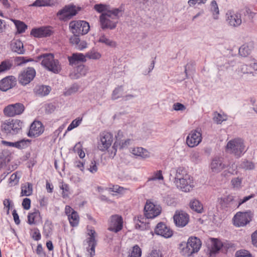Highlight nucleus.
Segmentation results:
<instances>
[{"label": "nucleus", "instance_id": "nucleus-1", "mask_svg": "<svg viewBox=\"0 0 257 257\" xmlns=\"http://www.w3.org/2000/svg\"><path fill=\"white\" fill-rule=\"evenodd\" d=\"M174 183L178 189L184 192H190L195 186L193 177L183 167L176 169Z\"/></svg>", "mask_w": 257, "mask_h": 257}, {"label": "nucleus", "instance_id": "nucleus-2", "mask_svg": "<svg viewBox=\"0 0 257 257\" xmlns=\"http://www.w3.org/2000/svg\"><path fill=\"white\" fill-rule=\"evenodd\" d=\"M122 15V10L119 8H113L111 11L101 14L99 16L101 28L103 30L115 29L118 23V20Z\"/></svg>", "mask_w": 257, "mask_h": 257}, {"label": "nucleus", "instance_id": "nucleus-3", "mask_svg": "<svg viewBox=\"0 0 257 257\" xmlns=\"http://www.w3.org/2000/svg\"><path fill=\"white\" fill-rule=\"evenodd\" d=\"M38 59L41 60L42 65L50 71L58 73L61 70V65L57 59H54L53 54L46 53L38 57Z\"/></svg>", "mask_w": 257, "mask_h": 257}, {"label": "nucleus", "instance_id": "nucleus-4", "mask_svg": "<svg viewBox=\"0 0 257 257\" xmlns=\"http://www.w3.org/2000/svg\"><path fill=\"white\" fill-rule=\"evenodd\" d=\"M243 141L240 138H235L229 141L225 148L226 153L233 155L237 158L241 157L245 150Z\"/></svg>", "mask_w": 257, "mask_h": 257}, {"label": "nucleus", "instance_id": "nucleus-5", "mask_svg": "<svg viewBox=\"0 0 257 257\" xmlns=\"http://www.w3.org/2000/svg\"><path fill=\"white\" fill-rule=\"evenodd\" d=\"M22 124V121L19 119H7L2 121L1 130L7 135L14 136L20 132Z\"/></svg>", "mask_w": 257, "mask_h": 257}, {"label": "nucleus", "instance_id": "nucleus-6", "mask_svg": "<svg viewBox=\"0 0 257 257\" xmlns=\"http://www.w3.org/2000/svg\"><path fill=\"white\" fill-rule=\"evenodd\" d=\"M201 246L200 240L196 237H190L187 243L180 244V249L184 255L189 256L199 251Z\"/></svg>", "mask_w": 257, "mask_h": 257}, {"label": "nucleus", "instance_id": "nucleus-7", "mask_svg": "<svg viewBox=\"0 0 257 257\" xmlns=\"http://www.w3.org/2000/svg\"><path fill=\"white\" fill-rule=\"evenodd\" d=\"M80 8H77L73 5H68L60 10L56 15L60 21L65 22L70 20L73 16H75L78 12L80 10Z\"/></svg>", "mask_w": 257, "mask_h": 257}, {"label": "nucleus", "instance_id": "nucleus-8", "mask_svg": "<svg viewBox=\"0 0 257 257\" xmlns=\"http://www.w3.org/2000/svg\"><path fill=\"white\" fill-rule=\"evenodd\" d=\"M70 31L73 34L85 35L89 30V25L88 23L84 21H73L69 25Z\"/></svg>", "mask_w": 257, "mask_h": 257}, {"label": "nucleus", "instance_id": "nucleus-9", "mask_svg": "<svg viewBox=\"0 0 257 257\" xmlns=\"http://www.w3.org/2000/svg\"><path fill=\"white\" fill-rule=\"evenodd\" d=\"M227 167V165L223 162V158L217 156L211 159L209 166L210 172L213 174L221 172Z\"/></svg>", "mask_w": 257, "mask_h": 257}, {"label": "nucleus", "instance_id": "nucleus-10", "mask_svg": "<svg viewBox=\"0 0 257 257\" xmlns=\"http://www.w3.org/2000/svg\"><path fill=\"white\" fill-rule=\"evenodd\" d=\"M202 131L200 128H197L190 132L186 139V144L193 148L198 146L202 141Z\"/></svg>", "mask_w": 257, "mask_h": 257}, {"label": "nucleus", "instance_id": "nucleus-11", "mask_svg": "<svg viewBox=\"0 0 257 257\" xmlns=\"http://www.w3.org/2000/svg\"><path fill=\"white\" fill-rule=\"evenodd\" d=\"M25 107L21 103L10 104L4 109V114L8 117H13L22 114L24 111Z\"/></svg>", "mask_w": 257, "mask_h": 257}, {"label": "nucleus", "instance_id": "nucleus-12", "mask_svg": "<svg viewBox=\"0 0 257 257\" xmlns=\"http://www.w3.org/2000/svg\"><path fill=\"white\" fill-rule=\"evenodd\" d=\"M112 142L113 135L110 133L103 132L100 135V142L98 144V148L101 151H105L111 145Z\"/></svg>", "mask_w": 257, "mask_h": 257}, {"label": "nucleus", "instance_id": "nucleus-13", "mask_svg": "<svg viewBox=\"0 0 257 257\" xmlns=\"http://www.w3.org/2000/svg\"><path fill=\"white\" fill-rule=\"evenodd\" d=\"M122 226L123 220L121 216L115 214L110 217L108 228L109 231L117 233L122 229Z\"/></svg>", "mask_w": 257, "mask_h": 257}, {"label": "nucleus", "instance_id": "nucleus-14", "mask_svg": "<svg viewBox=\"0 0 257 257\" xmlns=\"http://www.w3.org/2000/svg\"><path fill=\"white\" fill-rule=\"evenodd\" d=\"M144 211L145 215L147 218H154L160 214L161 209L159 206L147 201L144 207Z\"/></svg>", "mask_w": 257, "mask_h": 257}, {"label": "nucleus", "instance_id": "nucleus-15", "mask_svg": "<svg viewBox=\"0 0 257 257\" xmlns=\"http://www.w3.org/2000/svg\"><path fill=\"white\" fill-rule=\"evenodd\" d=\"M36 71L31 67L28 68L24 70L19 76V82L23 85H26L29 83L35 77Z\"/></svg>", "mask_w": 257, "mask_h": 257}, {"label": "nucleus", "instance_id": "nucleus-16", "mask_svg": "<svg viewBox=\"0 0 257 257\" xmlns=\"http://www.w3.org/2000/svg\"><path fill=\"white\" fill-rule=\"evenodd\" d=\"M226 16L227 24L231 27H237L242 23L241 14L239 12L235 13L231 11H228Z\"/></svg>", "mask_w": 257, "mask_h": 257}, {"label": "nucleus", "instance_id": "nucleus-17", "mask_svg": "<svg viewBox=\"0 0 257 257\" xmlns=\"http://www.w3.org/2000/svg\"><path fill=\"white\" fill-rule=\"evenodd\" d=\"M250 220L249 213L246 212L237 213L233 219L234 225L237 227L245 226Z\"/></svg>", "mask_w": 257, "mask_h": 257}, {"label": "nucleus", "instance_id": "nucleus-18", "mask_svg": "<svg viewBox=\"0 0 257 257\" xmlns=\"http://www.w3.org/2000/svg\"><path fill=\"white\" fill-rule=\"evenodd\" d=\"M173 218L176 225L182 227L186 226L188 223L189 216L186 212L180 211L176 212Z\"/></svg>", "mask_w": 257, "mask_h": 257}, {"label": "nucleus", "instance_id": "nucleus-19", "mask_svg": "<svg viewBox=\"0 0 257 257\" xmlns=\"http://www.w3.org/2000/svg\"><path fill=\"white\" fill-rule=\"evenodd\" d=\"M88 235L89 236L86 239L88 244L87 251L90 252V257H93L95 254V247L97 244V241L95 239L97 234L93 229L88 230Z\"/></svg>", "mask_w": 257, "mask_h": 257}, {"label": "nucleus", "instance_id": "nucleus-20", "mask_svg": "<svg viewBox=\"0 0 257 257\" xmlns=\"http://www.w3.org/2000/svg\"><path fill=\"white\" fill-rule=\"evenodd\" d=\"M44 131V127L41 122L34 121L31 125L28 136L30 137H38Z\"/></svg>", "mask_w": 257, "mask_h": 257}, {"label": "nucleus", "instance_id": "nucleus-21", "mask_svg": "<svg viewBox=\"0 0 257 257\" xmlns=\"http://www.w3.org/2000/svg\"><path fill=\"white\" fill-rule=\"evenodd\" d=\"M53 32L49 27H42L33 29L31 35L37 38H44L50 36Z\"/></svg>", "mask_w": 257, "mask_h": 257}, {"label": "nucleus", "instance_id": "nucleus-22", "mask_svg": "<svg viewBox=\"0 0 257 257\" xmlns=\"http://www.w3.org/2000/svg\"><path fill=\"white\" fill-rule=\"evenodd\" d=\"M16 84V79L13 76H9L0 81V89L3 91L13 88Z\"/></svg>", "mask_w": 257, "mask_h": 257}, {"label": "nucleus", "instance_id": "nucleus-23", "mask_svg": "<svg viewBox=\"0 0 257 257\" xmlns=\"http://www.w3.org/2000/svg\"><path fill=\"white\" fill-rule=\"evenodd\" d=\"M155 232L165 238H168L172 235V231L165 223L162 222L159 223L155 229Z\"/></svg>", "mask_w": 257, "mask_h": 257}, {"label": "nucleus", "instance_id": "nucleus-24", "mask_svg": "<svg viewBox=\"0 0 257 257\" xmlns=\"http://www.w3.org/2000/svg\"><path fill=\"white\" fill-rule=\"evenodd\" d=\"M79 36L77 34H73L69 38V43L75 48L82 50L87 47V43L85 41H81Z\"/></svg>", "mask_w": 257, "mask_h": 257}, {"label": "nucleus", "instance_id": "nucleus-25", "mask_svg": "<svg viewBox=\"0 0 257 257\" xmlns=\"http://www.w3.org/2000/svg\"><path fill=\"white\" fill-rule=\"evenodd\" d=\"M11 48L13 52L18 54H24L25 50L22 42L19 40H14L11 42Z\"/></svg>", "mask_w": 257, "mask_h": 257}, {"label": "nucleus", "instance_id": "nucleus-26", "mask_svg": "<svg viewBox=\"0 0 257 257\" xmlns=\"http://www.w3.org/2000/svg\"><path fill=\"white\" fill-rule=\"evenodd\" d=\"M131 141V140L130 139H127L119 143H118L117 141H115L112 146L110 155L112 157H114L116 155L117 149L118 148L119 149H123V148H126L130 145Z\"/></svg>", "mask_w": 257, "mask_h": 257}, {"label": "nucleus", "instance_id": "nucleus-27", "mask_svg": "<svg viewBox=\"0 0 257 257\" xmlns=\"http://www.w3.org/2000/svg\"><path fill=\"white\" fill-rule=\"evenodd\" d=\"M253 48V43L251 42L244 44L239 48V54L243 57H246L251 53Z\"/></svg>", "mask_w": 257, "mask_h": 257}, {"label": "nucleus", "instance_id": "nucleus-28", "mask_svg": "<svg viewBox=\"0 0 257 257\" xmlns=\"http://www.w3.org/2000/svg\"><path fill=\"white\" fill-rule=\"evenodd\" d=\"M69 63L73 65L79 62H84L86 61V56L82 53H74L71 56L68 57Z\"/></svg>", "mask_w": 257, "mask_h": 257}, {"label": "nucleus", "instance_id": "nucleus-29", "mask_svg": "<svg viewBox=\"0 0 257 257\" xmlns=\"http://www.w3.org/2000/svg\"><path fill=\"white\" fill-rule=\"evenodd\" d=\"M51 87L49 86H37L34 89V92L36 95L40 96H45L49 94L51 91Z\"/></svg>", "mask_w": 257, "mask_h": 257}, {"label": "nucleus", "instance_id": "nucleus-30", "mask_svg": "<svg viewBox=\"0 0 257 257\" xmlns=\"http://www.w3.org/2000/svg\"><path fill=\"white\" fill-rule=\"evenodd\" d=\"M132 153L135 156L143 159L148 158L150 157V153L148 151L142 147H137L133 149Z\"/></svg>", "mask_w": 257, "mask_h": 257}, {"label": "nucleus", "instance_id": "nucleus-31", "mask_svg": "<svg viewBox=\"0 0 257 257\" xmlns=\"http://www.w3.org/2000/svg\"><path fill=\"white\" fill-rule=\"evenodd\" d=\"M190 208L198 213L203 212V207L202 203L196 199H192L189 203Z\"/></svg>", "mask_w": 257, "mask_h": 257}, {"label": "nucleus", "instance_id": "nucleus-32", "mask_svg": "<svg viewBox=\"0 0 257 257\" xmlns=\"http://www.w3.org/2000/svg\"><path fill=\"white\" fill-rule=\"evenodd\" d=\"M33 192V186L31 183H26L22 185L21 196H28L31 195Z\"/></svg>", "mask_w": 257, "mask_h": 257}, {"label": "nucleus", "instance_id": "nucleus-33", "mask_svg": "<svg viewBox=\"0 0 257 257\" xmlns=\"http://www.w3.org/2000/svg\"><path fill=\"white\" fill-rule=\"evenodd\" d=\"M233 198L232 196H228L226 197L221 198L219 199V204L223 209H226L229 207L231 202Z\"/></svg>", "mask_w": 257, "mask_h": 257}, {"label": "nucleus", "instance_id": "nucleus-34", "mask_svg": "<svg viewBox=\"0 0 257 257\" xmlns=\"http://www.w3.org/2000/svg\"><path fill=\"white\" fill-rule=\"evenodd\" d=\"M69 222L71 225L75 227L78 225L79 221V217L77 213L73 210L71 214L68 215Z\"/></svg>", "mask_w": 257, "mask_h": 257}, {"label": "nucleus", "instance_id": "nucleus-35", "mask_svg": "<svg viewBox=\"0 0 257 257\" xmlns=\"http://www.w3.org/2000/svg\"><path fill=\"white\" fill-rule=\"evenodd\" d=\"M157 0H135L136 4L140 8L146 9L152 7Z\"/></svg>", "mask_w": 257, "mask_h": 257}, {"label": "nucleus", "instance_id": "nucleus-36", "mask_svg": "<svg viewBox=\"0 0 257 257\" xmlns=\"http://www.w3.org/2000/svg\"><path fill=\"white\" fill-rule=\"evenodd\" d=\"M98 42L112 48L115 47L116 46V43L115 42L108 39L104 35H102L100 36L98 39Z\"/></svg>", "mask_w": 257, "mask_h": 257}, {"label": "nucleus", "instance_id": "nucleus-37", "mask_svg": "<svg viewBox=\"0 0 257 257\" xmlns=\"http://www.w3.org/2000/svg\"><path fill=\"white\" fill-rule=\"evenodd\" d=\"M13 66L12 60L7 59L0 63V73L9 70Z\"/></svg>", "mask_w": 257, "mask_h": 257}, {"label": "nucleus", "instance_id": "nucleus-38", "mask_svg": "<svg viewBox=\"0 0 257 257\" xmlns=\"http://www.w3.org/2000/svg\"><path fill=\"white\" fill-rule=\"evenodd\" d=\"M94 9L98 13H101V14L111 11L109 6L102 4L95 5L94 6Z\"/></svg>", "mask_w": 257, "mask_h": 257}, {"label": "nucleus", "instance_id": "nucleus-39", "mask_svg": "<svg viewBox=\"0 0 257 257\" xmlns=\"http://www.w3.org/2000/svg\"><path fill=\"white\" fill-rule=\"evenodd\" d=\"M89 69L88 67L85 66L84 65H80L77 67L76 72L77 74H76V76L75 78H78L80 76H84L86 75Z\"/></svg>", "mask_w": 257, "mask_h": 257}, {"label": "nucleus", "instance_id": "nucleus-40", "mask_svg": "<svg viewBox=\"0 0 257 257\" xmlns=\"http://www.w3.org/2000/svg\"><path fill=\"white\" fill-rule=\"evenodd\" d=\"M30 141L28 139H23L19 141L15 142L14 147L23 149L27 148L30 143Z\"/></svg>", "mask_w": 257, "mask_h": 257}, {"label": "nucleus", "instance_id": "nucleus-41", "mask_svg": "<svg viewBox=\"0 0 257 257\" xmlns=\"http://www.w3.org/2000/svg\"><path fill=\"white\" fill-rule=\"evenodd\" d=\"M239 167L245 170H250L254 168V165L251 161L244 160L239 164Z\"/></svg>", "mask_w": 257, "mask_h": 257}, {"label": "nucleus", "instance_id": "nucleus-42", "mask_svg": "<svg viewBox=\"0 0 257 257\" xmlns=\"http://www.w3.org/2000/svg\"><path fill=\"white\" fill-rule=\"evenodd\" d=\"M211 11L212 12L215 20L218 19V15L219 13L218 5L215 1H212L211 3Z\"/></svg>", "mask_w": 257, "mask_h": 257}, {"label": "nucleus", "instance_id": "nucleus-43", "mask_svg": "<svg viewBox=\"0 0 257 257\" xmlns=\"http://www.w3.org/2000/svg\"><path fill=\"white\" fill-rule=\"evenodd\" d=\"M141 249L138 245H136L133 247L131 252L127 257H141Z\"/></svg>", "mask_w": 257, "mask_h": 257}, {"label": "nucleus", "instance_id": "nucleus-44", "mask_svg": "<svg viewBox=\"0 0 257 257\" xmlns=\"http://www.w3.org/2000/svg\"><path fill=\"white\" fill-rule=\"evenodd\" d=\"M14 23L19 33H24L27 28V26L24 23L21 21L15 20L14 21Z\"/></svg>", "mask_w": 257, "mask_h": 257}, {"label": "nucleus", "instance_id": "nucleus-45", "mask_svg": "<svg viewBox=\"0 0 257 257\" xmlns=\"http://www.w3.org/2000/svg\"><path fill=\"white\" fill-rule=\"evenodd\" d=\"M123 94V89L121 86L116 88L112 92L111 98L115 100L121 97Z\"/></svg>", "mask_w": 257, "mask_h": 257}, {"label": "nucleus", "instance_id": "nucleus-46", "mask_svg": "<svg viewBox=\"0 0 257 257\" xmlns=\"http://www.w3.org/2000/svg\"><path fill=\"white\" fill-rule=\"evenodd\" d=\"M250 66L243 64L238 68V72L243 74H249L254 76V74L253 72L250 71Z\"/></svg>", "mask_w": 257, "mask_h": 257}, {"label": "nucleus", "instance_id": "nucleus-47", "mask_svg": "<svg viewBox=\"0 0 257 257\" xmlns=\"http://www.w3.org/2000/svg\"><path fill=\"white\" fill-rule=\"evenodd\" d=\"M73 151L77 153L80 158H83L85 157V153L82 150V145L80 142L78 143L74 147Z\"/></svg>", "mask_w": 257, "mask_h": 257}, {"label": "nucleus", "instance_id": "nucleus-48", "mask_svg": "<svg viewBox=\"0 0 257 257\" xmlns=\"http://www.w3.org/2000/svg\"><path fill=\"white\" fill-rule=\"evenodd\" d=\"M101 56V55L99 52H96L93 50L90 51L86 54V57L90 59H99Z\"/></svg>", "mask_w": 257, "mask_h": 257}, {"label": "nucleus", "instance_id": "nucleus-49", "mask_svg": "<svg viewBox=\"0 0 257 257\" xmlns=\"http://www.w3.org/2000/svg\"><path fill=\"white\" fill-rule=\"evenodd\" d=\"M79 89V85L77 84H74L64 92V94L65 95H70L78 91Z\"/></svg>", "mask_w": 257, "mask_h": 257}, {"label": "nucleus", "instance_id": "nucleus-50", "mask_svg": "<svg viewBox=\"0 0 257 257\" xmlns=\"http://www.w3.org/2000/svg\"><path fill=\"white\" fill-rule=\"evenodd\" d=\"M235 257H253L251 254L246 250H239L235 252Z\"/></svg>", "mask_w": 257, "mask_h": 257}, {"label": "nucleus", "instance_id": "nucleus-51", "mask_svg": "<svg viewBox=\"0 0 257 257\" xmlns=\"http://www.w3.org/2000/svg\"><path fill=\"white\" fill-rule=\"evenodd\" d=\"M212 248L214 251H218L222 246V243L218 239L215 238L212 239Z\"/></svg>", "mask_w": 257, "mask_h": 257}, {"label": "nucleus", "instance_id": "nucleus-52", "mask_svg": "<svg viewBox=\"0 0 257 257\" xmlns=\"http://www.w3.org/2000/svg\"><path fill=\"white\" fill-rule=\"evenodd\" d=\"M213 120L217 124H220L222 121L226 120V118L221 114L215 112L213 114Z\"/></svg>", "mask_w": 257, "mask_h": 257}, {"label": "nucleus", "instance_id": "nucleus-53", "mask_svg": "<svg viewBox=\"0 0 257 257\" xmlns=\"http://www.w3.org/2000/svg\"><path fill=\"white\" fill-rule=\"evenodd\" d=\"M82 118H77L73 120L67 128V131H70L78 126L81 123Z\"/></svg>", "mask_w": 257, "mask_h": 257}, {"label": "nucleus", "instance_id": "nucleus-54", "mask_svg": "<svg viewBox=\"0 0 257 257\" xmlns=\"http://www.w3.org/2000/svg\"><path fill=\"white\" fill-rule=\"evenodd\" d=\"M191 159L193 162L196 163L200 162L201 157L200 153L197 151L193 152L191 154Z\"/></svg>", "mask_w": 257, "mask_h": 257}, {"label": "nucleus", "instance_id": "nucleus-55", "mask_svg": "<svg viewBox=\"0 0 257 257\" xmlns=\"http://www.w3.org/2000/svg\"><path fill=\"white\" fill-rule=\"evenodd\" d=\"M39 212L35 211L31 213H29L28 216V222L30 224H35V219L38 216Z\"/></svg>", "mask_w": 257, "mask_h": 257}, {"label": "nucleus", "instance_id": "nucleus-56", "mask_svg": "<svg viewBox=\"0 0 257 257\" xmlns=\"http://www.w3.org/2000/svg\"><path fill=\"white\" fill-rule=\"evenodd\" d=\"M162 171L159 170L155 172L154 175L149 179V181H154L156 180H163Z\"/></svg>", "mask_w": 257, "mask_h": 257}, {"label": "nucleus", "instance_id": "nucleus-57", "mask_svg": "<svg viewBox=\"0 0 257 257\" xmlns=\"http://www.w3.org/2000/svg\"><path fill=\"white\" fill-rule=\"evenodd\" d=\"M231 182L234 188H239L241 185L242 180L239 177H235L231 180Z\"/></svg>", "mask_w": 257, "mask_h": 257}, {"label": "nucleus", "instance_id": "nucleus-58", "mask_svg": "<svg viewBox=\"0 0 257 257\" xmlns=\"http://www.w3.org/2000/svg\"><path fill=\"white\" fill-rule=\"evenodd\" d=\"M61 189L62 190V196L63 198H66L69 195V186L65 184V183H62L61 186L60 187Z\"/></svg>", "mask_w": 257, "mask_h": 257}, {"label": "nucleus", "instance_id": "nucleus-59", "mask_svg": "<svg viewBox=\"0 0 257 257\" xmlns=\"http://www.w3.org/2000/svg\"><path fill=\"white\" fill-rule=\"evenodd\" d=\"M31 60H26L23 57H17L15 58L14 61L15 64L17 66H20L27 62L31 61Z\"/></svg>", "mask_w": 257, "mask_h": 257}, {"label": "nucleus", "instance_id": "nucleus-60", "mask_svg": "<svg viewBox=\"0 0 257 257\" xmlns=\"http://www.w3.org/2000/svg\"><path fill=\"white\" fill-rule=\"evenodd\" d=\"M48 5V0H37L31 6L33 7H43Z\"/></svg>", "mask_w": 257, "mask_h": 257}, {"label": "nucleus", "instance_id": "nucleus-61", "mask_svg": "<svg viewBox=\"0 0 257 257\" xmlns=\"http://www.w3.org/2000/svg\"><path fill=\"white\" fill-rule=\"evenodd\" d=\"M20 177H18L17 173L13 174L10 178V183L11 185H15L19 182Z\"/></svg>", "mask_w": 257, "mask_h": 257}, {"label": "nucleus", "instance_id": "nucleus-62", "mask_svg": "<svg viewBox=\"0 0 257 257\" xmlns=\"http://www.w3.org/2000/svg\"><path fill=\"white\" fill-rule=\"evenodd\" d=\"M173 108L176 111H184L186 109L185 106L179 102L175 103L173 105Z\"/></svg>", "mask_w": 257, "mask_h": 257}, {"label": "nucleus", "instance_id": "nucleus-63", "mask_svg": "<svg viewBox=\"0 0 257 257\" xmlns=\"http://www.w3.org/2000/svg\"><path fill=\"white\" fill-rule=\"evenodd\" d=\"M110 189L112 191L118 193H123V191L125 190L124 188L120 187L118 185L112 186V187L110 188Z\"/></svg>", "mask_w": 257, "mask_h": 257}, {"label": "nucleus", "instance_id": "nucleus-64", "mask_svg": "<svg viewBox=\"0 0 257 257\" xmlns=\"http://www.w3.org/2000/svg\"><path fill=\"white\" fill-rule=\"evenodd\" d=\"M31 200L29 198H26L24 199L22 202V206L25 209L28 210L30 208Z\"/></svg>", "mask_w": 257, "mask_h": 257}]
</instances>
